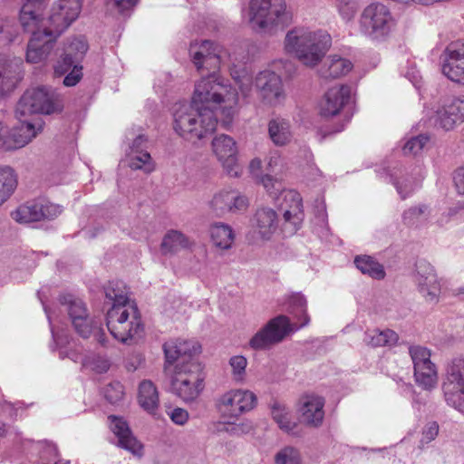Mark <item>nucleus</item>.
<instances>
[{"mask_svg":"<svg viewBox=\"0 0 464 464\" xmlns=\"http://www.w3.org/2000/svg\"><path fill=\"white\" fill-rule=\"evenodd\" d=\"M106 297L112 302L111 306L134 304L129 296L128 290L122 282H110L104 288Z\"/></svg>","mask_w":464,"mask_h":464,"instance_id":"obj_40","label":"nucleus"},{"mask_svg":"<svg viewBox=\"0 0 464 464\" xmlns=\"http://www.w3.org/2000/svg\"><path fill=\"white\" fill-rule=\"evenodd\" d=\"M324 399L317 394L302 395L296 403L299 422L308 428L321 427L324 420Z\"/></svg>","mask_w":464,"mask_h":464,"instance_id":"obj_14","label":"nucleus"},{"mask_svg":"<svg viewBox=\"0 0 464 464\" xmlns=\"http://www.w3.org/2000/svg\"><path fill=\"white\" fill-rule=\"evenodd\" d=\"M12 218L19 223L40 221L43 219L41 204L39 202H31L22 205L12 213Z\"/></svg>","mask_w":464,"mask_h":464,"instance_id":"obj_39","label":"nucleus"},{"mask_svg":"<svg viewBox=\"0 0 464 464\" xmlns=\"http://www.w3.org/2000/svg\"><path fill=\"white\" fill-rule=\"evenodd\" d=\"M191 102L205 110H214L220 107L227 117H232L235 107L238 102L237 91L227 82L218 75L216 72H209L195 84Z\"/></svg>","mask_w":464,"mask_h":464,"instance_id":"obj_3","label":"nucleus"},{"mask_svg":"<svg viewBox=\"0 0 464 464\" xmlns=\"http://www.w3.org/2000/svg\"><path fill=\"white\" fill-rule=\"evenodd\" d=\"M283 201L280 208L283 211L284 227L289 232H295L304 219L303 202L300 194L295 190L283 191Z\"/></svg>","mask_w":464,"mask_h":464,"instance_id":"obj_21","label":"nucleus"},{"mask_svg":"<svg viewBox=\"0 0 464 464\" xmlns=\"http://www.w3.org/2000/svg\"><path fill=\"white\" fill-rule=\"evenodd\" d=\"M104 396L111 403H117L123 399L124 389L121 383L112 382L108 384L104 390Z\"/></svg>","mask_w":464,"mask_h":464,"instance_id":"obj_52","label":"nucleus"},{"mask_svg":"<svg viewBox=\"0 0 464 464\" xmlns=\"http://www.w3.org/2000/svg\"><path fill=\"white\" fill-rule=\"evenodd\" d=\"M271 416L279 429L286 433H293L297 428V422L292 419L291 411L285 404L274 401L270 404Z\"/></svg>","mask_w":464,"mask_h":464,"instance_id":"obj_34","label":"nucleus"},{"mask_svg":"<svg viewBox=\"0 0 464 464\" xmlns=\"http://www.w3.org/2000/svg\"><path fill=\"white\" fill-rule=\"evenodd\" d=\"M282 161L281 155L277 151H272L267 159V167L270 170H274L280 165Z\"/></svg>","mask_w":464,"mask_h":464,"instance_id":"obj_59","label":"nucleus"},{"mask_svg":"<svg viewBox=\"0 0 464 464\" xmlns=\"http://www.w3.org/2000/svg\"><path fill=\"white\" fill-rule=\"evenodd\" d=\"M43 130V121H21L10 132L8 137L7 150L24 147Z\"/></svg>","mask_w":464,"mask_h":464,"instance_id":"obj_26","label":"nucleus"},{"mask_svg":"<svg viewBox=\"0 0 464 464\" xmlns=\"http://www.w3.org/2000/svg\"><path fill=\"white\" fill-rule=\"evenodd\" d=\"M245 18L255 32L272 34L288 26L293 14L285 0H249Z\"/></svg>","mask_w":464,"mask_h":464,"instance_id":"obj_4","label":"nucleus"},{"mask_svg":"<svg viewBox=\"0 0 464 464\" xmlns=\"http://www.w3.org/2000/svg\"><path fill=\"white\" fill-rule=\"evenodd\" d=\"M110 427L119 440V446L134 455H142V445L131 434L128 423L121 418L110 416Z\"/></svg>","mask_w":464,"mask_h":464,"instance_id":"obj_28","label":"nucleus"},{"mask_svg":"<svg viewBox=\"0 0 464 464\" xmlns=\"http://www.w3.org/2000/svg\"><path fill=\"white\" fill-rule=\"evenodd\" d=\"M428 213V207L424 204L420 206H415L411 208V217L412 218H418L420 216L426 215Z\"/></svg>","mask_w":464,"mask_h":464,"instance_id":"obj_62","label":"nucleus"},{"mask_svg":"<svg viewBox=\"0 0 464 464\" xmlns=\"http://www.w3.org/2000/svg\"><path fill=\"white\" fill-rule=\"evenodd\" d=\"M289 303L293 308L299 309L302 314L303 321L300 324V327L306 326L310 322V318L306 312L307 302L304 295L300 293L293 294L289 297Z\"/></svg>","mask_w":464,"mask_h":464,"instance_id":"obj_50","label":"nucleus"},{"mask_svg":"<svg viewBox=\"0 0 464 464\" xmlns=\"http://www.w3.org/2000/svg\"><path fill=\"white\" fill-rule=\"evenodd\" d=\"M278 216L270 208H258L252 219L255 233L264 240H269L278 228Z\"/></svg>","mask_w":464,"mask_h":464,"instance_id":"obj_27","label":"nucleus"},{"mask_svg":"<svg viewBox=\"0 0 464 464\" xmlns=\"http://www.w3.org/2000/svg\"><path fill=\"white\" fill-rule=\"evenodd\" d=\"M430 140L428 135L420 134L408 140V150L413 155L420 154Z\"/></svg>","mask_w":464,"mask_h":464,"instance_id":"obj_53","label":"nucleus"},{"mask_svg":"<svg viewBox=\"0 0 464 464\" xmlns=\"http://www.w3.org/2000/svg\"><path fill=\"white\" fill-rule=\"evenodd\" d=\"M39 204H41V212L43 213V219L54 218L62 213V208L59 205L47 201H40Z\"/></svg>","mask_w":464,"mask_h":464,"instance_id":"obj_54","label":"nucleus"},{"mask_svg":"<svg viewBox=\"0 0 464 464\" xmlns=\"http://www.w3.org/2000/svg\"><path fill=\"white\" fill-rule=\"evenodd\" d=\"M147 142V139L143 135H139L135 138L132 144L130 147L129 152H133L136 150H143V146Z\"/></svg>","mask_w":464,"mask_h":464,"instance_id":"obj_61","label":"nucleus"},{"mask_svg":"<svg viewBox=\"0 0 464 464\" xmlns=\"http://www.w3.org/2000/svg\"><path fill=\"white\" fill-rule=\"evenodd\" d=\"M255 87L262 100L276 106L285 100L281 77L270 70L260 72L255 79Z\"/></svg>","mask_w":464,"mask_h":464,"instance_id":"obj_18","label":"nucleus"},{"mask_svg":"<svg viewBox=\"0 0 464 464\" xmlns=\"http://www.w3.org/2000/svg\"><path fill=\"white\" fill-rule=\"evenodd\" d=\"M211 145L215 156L227 173L231 177H239L242 169L238 164V150L235 140L227 134H220L213 139Z\"/></svg>","mask_w":464,"mask_h":464,"instance_id":"obj_15","label":"nucleus"},{"mask_svg":"<svg viewBox=\"0 0 464 464\" xmlns=\"http://www.w3.org/2000/svg\"><path fill=\"white\" fill-rule=\"evenodd\" d=\"M256 396L245 389H231L216 400V409L226 420H237L241 415L256 407Z\"/></svg>","mask_w":464,"mask_h":464,"instance_id":"obj_9","label":"nucleus"},{"mask_svg":"<svg viewBox=\"0 0 464 464\" xmlns=\"http://www.w3.org/2000/svg\"><path fill=\"white\" fill-rule=\"evenodd\" d=\"M220 52L221 48L208 40L193 43L189 49L193 63L200 73L216 72L219 68Z\"/></svg>","mask_w":464,"mask_h":464,"instance_id":"obj_17","label":"nucleus"},{"mask_svg":"<svg viewBox=\"0 0 464 464\" xmlns=\"http://www.w3.org/2000/svg\"><path fill=\"white\" fill-rule=\"evenodd\" d=\"M268 137L274 145L285 147L288 145L293 139L292 126L288 120L275 117L267 123Z\"/></svg>","mask_w":464,"mask_h":464,"instance_id":"obj_30","label":"nucleus"},{"mask_svg":"<svg viewBox=\"0 0 464 464\" xmlns=\"http://www.w3.org/2000/svg\"><path fill=\"white\" fill-rule=\"evenodd\" d=\"M88 50V44L83 39L72 40L65 49L64 57L55 66V73L63 74L71 67L82 59Z\"/></svg>","mask_w":464,"mask_h":464,"instance_id":"obj_31","label":"nucleus"},{"mask_svg":"<svg viewBox=\"0 0 464 464\" xmlns=\"http://www.w3.org/2000/svg\"><path fill=\"white\" fill-rule=\"evenodd\" d=\"M128 166L132 170H142L144 173H151L155 169V163L149 152L136 150L127 153Z\"/></svg>","mask_w":464,"mask_h":464,"instance_id":"obj_38","label":"nucleus"},{"mask_svg":"<svg viewBox=\"0 0 464 464\" xmlns=\"http://www.w3.org/2000/svg\"><path fill=\"white\" fill-rule=\"evenodd\" d=\"M351 96L350 87L336 84L329 88L319 103V113L322 117L331 118L338 115L348 103Z\"/></svg>","mask_w":464,"mask_h":464,"instance_id":"obj_23","label":"nucleus"},{"mask_svg":"<svg viewBox=\"0 0 464 464\" xmlns=\"http://www.w3.org/2000/svg\"><path fill=\"white\" fill-rule=\"evenodd\" d=\"M217 118L211 110L202 109L193 102L180 104L173 114V129L183 139L196 142L212 134Z\"/></svg>","mask_w":464,"mask_h":464,"instance_id":"obj_5","label":"nucleus"},{"mask_svg":"<svg viewBox=\"0 0 464 464\" xmlns=\"http://www.w3.org/2000/svg\"><path fill=\"white\" fill-rule=\"evenodd\" d=\"M138 401L147 412L153 414L160 404L159 392L155 384L149 380L142 381L139 385Z\"/></svg>","mask_w":464,"mask_h":464,"instance_id":"obj_33","label":"nucleus"},{"mask_svg":"<svg viewBox=\"0 0 464 464\" xmlns=\"http://www.w3.org/2000/svg\"><path fill=\"white\" fill-rule=\"evenodd\" d=\"M398 340V334L391 329L382 331L373 329L365 333L363 342L371 347H381L392 346L397 343Z\"/></svg>","mask_w":464,"mask_h":464,"instance_id":"obj_35","label":"nucleus"},{"mask_svg":"<svg viewBox=\"0 0 464 464\" xmlns=\"http://www.w3.org/2000/svg\"><path fill=\"white\" fill-rule=\"evenodd\" d=\"M143 362V357L140 354L133 355L127 362L126 367L129 371L137 370Z\"/></svg>","mask_w":464,"mask_h":464,"instance_id":"obj_60","label":"nucleus"},{"mask_svg":"<svg viewBox=\"0 0 464 464\" xmlns=\"http://www.w3.org/2000/svg\"><path fill=\"white\" fill-rule=\"evenodd\" d=\"M303 456L299 449L285 446L274 455L275 464H303Z\"/></svg>","mask_w":464,"mask_h":464,"instance_id":"obj_43","label":"nucleus"},{"mask_svg":"<svg viewBox=\"0 0 464 464\" xmlns=\"http://www.w3.org/2000/svg\"><path fill=\"white\" fill-rule=\"evenodd\" d=\"M82 67H78L73 64V68L70 73H68L63 79V84L68 87L76 85L82 79Z\"/></svg>","mask_w":464,"mask_h":464,"instance_id":"obj_56","label":"nucleus"},{"mask_svg":"<svg viewBox=\"0 0 464 464\" xmlns=\"http://www.w3.org/2000/svg\"><path fill=\"white\" fill-rule=\"evenodd\" d=\"M59 36L60 34H55L46 25L43 32L34 33L27 45L26 61L31 63H38L46 59Z\"/></svg>","mask_w":464,"mask_h":464,"instance_id":"obj_22","label":"nucleus"},{"mask_svg":"<svg viewBox=\"0 0 464 464\" xmlns=\"http://www.w3.org/2000/svg\"><path fill=\"white\" fill-rule=\"evenodd\" d=\"M228 427L226 430L232 436H243L250 434L254 431L255 426L249 420H244L240 422H234V420H226Z\"/></svg>","mask_w":464,"mask_h":464,"instance_id":"obj_47","label":"nucleus"},{"mask_svg":"<svg viewBox=\"0 0 464 464\" xmlns=\"http://www.w3.org/2000/svg\"><path fill=\"white\" fill-rule=\"evenodd\" d=\"M416 280L426 302L436 304L440 295V284L430 264L420 260L416 264Z\"/></svg>","mask_w":464,"mask_h":464,"instance_id":"obj_25","label":"nucleus"},{"mask_svg":"<svg viewBox=\"0 0 464 464\" xmlns=\"http://www.w3.org/2000/svg\"><path fill=\"white\" fill-rule=\"evenodd\" d=\"M442 390L446 401L464 413V359L458 358L450 363Z\"/></svg>","mask_w":464,"mask_h":464,"instance_id":"obj_12","label":"nucleus"},{"mask_svg":"<svg viewBox=\"0 0 464 464\" xmlns=\"http://www.w3.org/2000/svg\"><path fill=\"white\" fill-rule=\"evenodd\" d=\"M43 454L44 458H47L46 455L49 454L55 459L58 457V449L54 444L48 443Z\"/></svg>","mask_w":464,"mask_h":464,"instance_id":"obj_64","label":"nucleus"},{"mask_svg":"<svg viewBox=\"0 0 464 464\" xmlns=\"http://www.w3.org/2000/svg\"><path fill=\"white\" fill-rule=\"evenodd\" d=\"M443 55V74L452 82L464 84V42L450 44Z\"/></svg>","mask_w":464,"mask_h":464,"instance_id":"obj_19","label":"nucleus"},{"mask_svg":"<svg viewBox=\"0 0 464 464\" xmlns=\"http://www.w3.org/2000/svg\"><path fill=\"white\" fill-rule=\"evenodd\" d=\"M395 26L389 8L380 2L366 5L359 18V31L365 37L380 41L385 39Z\"/></svg>","mask_w":464,"mask_h":464,"instance_id":"obj_7","label":"nucleus"},{"mask_svg":"<svg viewBox=\"0 0 464 464\" xmlns=\"http://www.w3.org/2000/svg\"><path fill=\"white\" fill-rule=\"evenodd\" d=\"M171 420L178 425H184L188 420V412L182 408H175L169 413Z\"/></svg>","mask_w":464,"mask_h":464,"instance_id":"obj_57","label":"nucleus"},{"mask_svg":"<svg viewBox=\"0 0 464 464\" xmlns=\"http://www.w3.org/2000/svg\"><path fill=\"white\" fill-rule=\"evenodd\" d=\"M426 117L445 130H452L464 121V97L445 99L426 110Z\"/></svg>","mask_w":464,"mask_h":464,"instance_id":"obj_11","label":"nucleus"},{"mask_svg":"<svg viewBox=\"0 0 464 464\" xmlns=\"http://www.w3.org/2000/svg\"><path fill=\"white\" fill-rule=\"evenodd\" d=\"M231 375L236 382L241 383L246 379L247 359L243 355H234L229 359Z\"/></svg>","mask_w":464,"mask_h":464,"instance_id":"obj_44","label":"nucleus"},{"mask_svg":"<svg viewBox=\"0 0 464 464\" xmlns=\"http://www.w3.org/2000/svg\"><path fill=\"white\" fill-rule=\"evenodd\" d=\"M415 382L423 390L430 391L435 387L438 375L434 363L420 366L413 369Z\"/></svg>","mask_w":464,"mask_h":464,"instance_id":"obj_37","label":"nucleus"},{"mask_svg":"<svg viewBox=\"0 0 464 464\" xmlns=\"http://www.w3.org/2000/svg\"><path fill=\"white\" fill-rule=\"evenodd\" d=\"M249 170L253 175H257L262 169V160L259 158H254L249 163Z\"/></svg>","mask_w":464,"mask_h":464,"instance_id":"obj_63","label":"nucleus"},{"mask_svg":"<svg viewBox=\"0 0 464 464\" xmlns=\"http://www.w3.org/2000/svg\"><path fill=\"white\" fill-rule=\"evenodd\" d=\"M59 302L65 311L75 329V331L83 338H88L93 334L97 342L105 344V334L98 326L93 324L85 303L70 294L60 296Z\"/></svg>","mask_w":464,"mask_h":464,"instance_id":"obj_8","label":"nucleus"},{"mask_svg":"<svg viewBox=\"0 0 464 464\" xmlns=\"http://www.w3.org/2000/svg\"><path fill=\"white\" fill-rule=\"evenodd\" d=\"M249 206L248 198L238 190L222 188L215 192L208 202V207L216 217L234 215L244 212Z\"/></svg>","mask_w":464,"mask_h":464,"instance_id":"obj_13","label":"nucleus"},{"mask_svg":"<svg viewBox=\"0 0 464 464\" xmlns=\"http://www.w3.org/2000/svg\"><path fill=\"white\" fill-rule=\"evenodd\" d=\"M22 112L50 114L54 111V93L45 87L27 91L19 103Z\"/></svg>","mask_w":464,"mask_h":464,"instance_id":"obj_20","label":"nucleus"},{"mask_svg":"<svg viewBox=\"0 0 464 464\" xmlns=\"http://www.w3.org/2000/svg\"><path fill=\"white\" fill-rule=\"evenodd\" d=\"M356 267L364 275L371 276L373 279H383L385 271L379 262L374 260L372 256H357L354 260Z\"/></svg>","mask_w":464,"mask_h":464,"instance_id":"obj_41","label":"nucleus"},{"mask_svg":"<svg viewBox=\"0 0 464 464\" xmlns=\"http://www.w3.org/2000/svg\"><path fill=\"white\" fill-rule=\"evenodd\" d=\"M453 180L459 193L464 195V168H458L454 171Z\"/></svg>","mask_w":464,"mask_h":464,"instance_id":"obj_58","label":"nucleus"},{"mask_svg":"<svg viewBox=\"0 0 464 464\" xmlns=\"http://www.w3.org/2000/svg\"><path fill=\"white\" fill-rule=\"evenodd\" d=\"M331 44V36L326 32L299 26L286 33L284 49L295 55L303 64L314 67L321 62Z\"/></svg>","mask_w":464,"mask_h":464,"instance_id":"obj_2","label":"nucleus"},{"mask_svg":"<svg viewBox=\"0 0 464 464\" xmlns=\"http://www.w3.org/2000/svg\"><path fill=\"white\" fill-rule=\"evenodd\" d=\"M208 235L212 245L220 250H228L234 245L236 233L227 223L216 221L209 225Z\"/></svg>","mask_w":464,"mask_h":464,"instance_id":"obj_29","label":"nucleus"},{"mask_svg":"<svg viewBox=\"0 0 464 464\" xmlns=\"http://www.w3.org/2000/svg\"><path fill=\"white\" fill-rule=\"evenodd\" d=\"M166 361L175 363L170 373L171 392L185 403L195 401L204 390L201 365L193 357L201 352L195 341L171 340L164 343Z\"/></svg>","mask_w":464,"mask_h":464,"instance_id":"obj_1","label":"nucleus"},{"mask_svg":"<svg viewBox=\"0 0 464 464\" xmlns=\"http://www.w3.org/2000/svg\"><path fill=\"white\" fill-rule=\"evenodd\" d=\"M261 183L270 197L275 199L278 198V195H283V191H285L282 183L269 175H264L261 178Z\"/></svg>","mask_w":464,"mask_h":464,"instance_id":"obj_51","label":"nucleus"},{"mask_svg":"<svg viewBox=\"0 0 464 464\" xmlns=\"http://www.w3.org/2000/svg\"><path fill=\"white\" fill-rule=\"evenodd\" d=\"M191 242L182 233L171 230L168 232L161 242V251L163 254H173L180 249L191 246Z\"/></svg>","mask_w":464,"mask_h":464,"instance_id":"obj_36","label":"nucleus"},{"mask_svg":"<svg viewBox=\"0 0 464 464\" xmlns=\"http://www.w3.org/2000/svg\"><path fill=\"white\" fill-rule=\"evenodd\" d=\"M82 6V0H58L46 19L47 27L61 35L78 18Z\"/></svg>","mask_w":464,"mask_h":464,"instance_id":"obj_16","label":"nucleus"},{"mask_svg":"<svg viewBox=\"0 0 464 464\" xmlns=\"http://www.w3.org/2000/svg\"><path fill=\"white\" fill-rule=\"evenodd\" d=\"M353 63L338 54L329 55L320 69V75L325 79H337L352 71Z\"/></svg>","mask_w":464,"mask_h":464,"instance_id":"obj_32","label":"nucleus"},{"mask_svg":"<svg viewBox=\"0 0 464 464\" xmlns=\"http://www.w3.org/2000/svg\"><path fill=\"white\" fill-rule=\"evenodd\" d=\"M231 75L243 93H246L250 90L251 79L246 71L243 70L240 73L232 71Z\"/></svg>","mask_w":464,"mask_h":464,"instance_id":"obj_55","label":"nucleus"},{"mask_svg":"<svg viewBox=\"0 0 464 464\" xmlns=\"http://www.w3.org/2000/svg\"><path fill=\"white\" fill-rule=\"evenodd\" d=\"M81 362L83 367L98 373L107 372L111 366L110 361L107 358L100 355L87 356L82 359Z\"/></svg>","mask_w":464,"mask_h":464,"instance_id":"obj_46","label":"nucleus"},{"mask_svg":"<svg viewBox=\"0 0 464 464\" xmlns=\"http://www.w3.org/2000/svg\"><path fill=\"white\" fill-rule=\"evenodd\" d=\"M16 177L14 170L7 166H0V194L6 201L16 188Z\"/></svg>","mask_w":464,"mask_h":464,"instance_id":"obj_42","label":"nucleus"},{"mask_svg":"<svg viewBox=\"0 0 464 464\" xmlns=\"http://www.w3.org/2000/svg\"><path fill=\"white\" fill-rule=\"evenodd\" d=\"M45 6L44 0H24L19 14V22L24 31L34 35L36 32H43L44 25H49L43 18Z\"/></svg>","mask_w":464,"mask_h":464,"instance_id":"obj_24","label":"nucleus"},{"mask_svg":"<svg viewBox=\"0 0 464 464\" xmlns=\"http://www.w3.org/2000/svg\"><path fill=\"white\" fill-rule=\"evenodd\" d=\"M139 0H107V10L114 14H124L131 10Z\"/></svg>","mask_w":464,"mask_h":464,"instance_id":"obj_49","label":"nucleus"},{"mask_svg":"<svg viewBox=\"0 0 464 464\" xmlns=\"http://www.w3.org/2000/svg\"><path fill=\"white\" fill-rule=\"evenodd\" d=\"M335 7L343 21L351 22L357 14L359 4L357 0H336Z\"/></svg>","mask_w":464,"mask_h":464,"instance_id":"obj_45","label":"nucleus"},{"mask_svg":"<svg viewBox=\"0 0 464 464\" xmlns=\"http://www.w3.org/2000/svg\"><path fill=\"white\" fill-rule=\"evenodd\" d=\"M292 331L290 320L285 315H278L269 320L249 340L252 350L264 351L281 343Z\"/></svg>","mask_w":464,"mask_h":464,"instance_id":"obj_10","label":"nucleus"},{"mask_svg":"<svg viewBox=\"0 0 464 464\" xmlns=\"http://www.w3.org/2000/svg\"><path fill=\"white\" fill-rule=\"evenodd\" d=\"M413 369L433 363L430 360V353L424 347L412 346L410 349Z\"/></svg>","mask_w":464,"mask_h":464,"instance_id":"obj_48","label":"nucleus"},{"mask_svg":"<svg viewBox=\"0 0 464 464\" xmlns=\"http://www.w3.org/2000/svg\"><path fill=\"white\" fill-rule=\"evenodd\" d=\"M107 327L119 342L129 343L143 333L140 312L135 304L111 306L107 312Z\"/></svg>","mask_w":464,"mask_h":464,"instance_id":"obj_6","label":"nucleus"}]
</instances>
